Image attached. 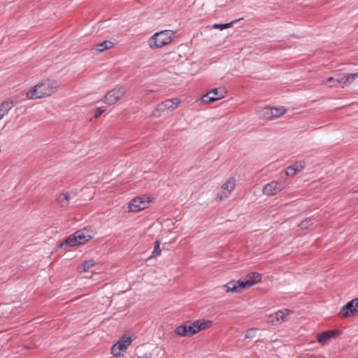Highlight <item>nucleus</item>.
Returning a JSON list of instances; mask_svg holds the SVG:
<instances>
[{"label":"nucleus","instance_id":"a211bd4d","mask_svg":"<svg viewBox=\"0 0 358 358\" xmlns=\"http://www.w3.org/2000/svg\"><path fill=\"white\" fill-rule=\"evenodd\" d=\"M338 334L337 331L331 330L322 332L317 335V341L322 345L327 344L331 338H334Z\"/></svg>","mask_w":358,"mask_h":358},{"label":"nucleus","instance_id":"473e14b6","mask_svg":"<svg viewBox=\"0 0 358 358\" xmlns=\"http://www.w3.org/2000/svg\"><path fill=\"white\" fill-rule=\"evenodd\" d=\"M357 202H358V198H357Z\"/></svg>","mask_w":358,"mask_h":358},{"label":"nucleus","instance_id":"5701e85b","mask_svg":"<svg viewBox=\"0 0 358 358\" xmlns=\"http://www.w3.org/2000/svg\"><path fill=\"white\" fill-rule=\"evenodd\" d=\"M338 74L334 77H329L325 80L322 81V85H326L329 87H338Z\"/></svg>","mask_w":358,"mask_h":358},{"label":"nucleus","instance_id":"2f4dec72","mask_svg":"<svg viewBox=\"0 0 358 358\" xmlns=\"http://www.w3.org/2000/svg\"><path fill=\"white\" fill-rule=\"evenodd\" d=\"M356 192H358V189L356 191Z\"/></svg>","mask_w":358,"mask_h":358},{"label":"nucleus","instance_id":"c85d7f7f","mask_svg":"<svg viewBox=\"0 0 358 358\" xmlns=\"http://www.w3.org/2000/svg\"><path fill=\"white\" fill-rule=\"evenodd\" d=\"M311 222V220L310 219H306L305 220H303L301 224H300V227L302 229H306V228H308V225L310 224Z\"/></svg>","mask_w":358,"mask_h":358},{"label":"nucleus","instance_id":"6ab92c4d","mask_svg":"<svg viewBox=\"0 0 358 358\" xmlns=\"http://www.w3.org/2000/svg\"><path fill=\"white\" fill-rule=\"evenodd\" d=\"M305 168V162L303 161L297 162L293 165L288 166L285 170V175L293 177L297 173L301 171Z\"/></svg>","mask_w":358,"mask_h":358},{"label":"nucleus","instance_id":"f03ea898","mask_svg":"<svg viewBox=\"0 0 358 358\" xmlns=\"http://www.w3.org/2000/svg\"><path fill=\"white\" fill-rule=\"evenodd\" d=\"M175 32L166 29L154 34L148 38V44L150 49L156 50L169 45L173 40Z\"/></svg>","mask_w":358,"mask_h":358},{"label":"nucleus","instance_id":"6e6552de","mask_svg":"<svg viewBox=\"0 0 358 358\" xmlns=\"http://www.w3.org/2000/svg\"><path fill=\"white\" fill-rule=\"evenodd\" d=\"M197 333L198 328L195 321L193 322L187 321L177 327L175 329V334L182 337H190Z\"/></svg>","mask_w":358,"mask_h":358},{"label":"nucleus","instance_id":"aec40b11","mask_svg":"<svg viewBox=\"0 0 358 358\" xmlns=\"http://www.w3.org/2000/svg\"><path fill=\"white\" fill-rule=\"evenodd\" d=\"M223 288L224 289L227 293H238L241 292L243 290V288L241 284L240 283L239 280L237 281L232 280L229 282L228 283L223 285Z\"/></svg>","mask_w":358,"mask_h":358},{"label":"nucleus","instance_id":"412c9836","mask_svg":"<svg viewBox=\"0 0 358 358\" xmlns=\"http://www.w3.org/2000/svg\"><path fill=\"white\" fill-rule=\"evenodd\" d=\"M95 265V262L94 259H90L85 260L83 263L78 266V271L79 273L86 272L91 268H92Z\"/></svg>","mask_w":358,"mask_h":358},{"label":"nucleus","instance_id":"423d86ee","mask_svg":"<svg viewBox=\"0 0 358 358\" xmlns=\"http://www.w3.org/2000/svg\"><path fill=\"white\" fill-rule=\"evenodd\" d=\"M236 185V179L234 177H229L220 187L216 195V200L221 201L230 196Z\"/></svg>","mask_w":358,"mask_h":358},{"label":"nucleus","instance_id":"4be33fe9","mask_svg":"<svg viewBox=\"0 0 358 358\" xmlns=\"http://www.w3.org/2000/svg\"><path fill=\"white\" fill-rule=\"evenodd\" d=\"M113 43L110 41H105L102 43H98L94 46V50L99 52L112 48Z\"/></svg>","mask_w":358,"mask_h":358},{"label":"nucleus","instance_id":"bb28decb","mask_svg":"<svg viewBox=\"0 0 358 358\" xmlns=\"http://www.w3.org/2000/svg\"><path fill=\"white\" fill-rule=\"evenodd\" d=\"M257 329V328H251L248 329L245 335V338H253L256 336Z\"/></svg>","mask_w":358,"mask_h":358},{"label":"nucleus","instance_id":"c756f323","mask_svg":"<svg viewBox=\"0 0 358 358\" xmlns=\"http://www.w3.org/2000/svg\"><path fill=\"white\" fill-rule=\"evenodd\" d=\"M105 111V109L103 108H98L96 110L94 117H99L103 112Z\"/></svg>","mask_w":358,"mask_h":358},{"label":"nucleus","instance_id":"9d476101","mask_svg":"<svg viewBox=\"0 0 358 358\" xmlns=\"http://www.w3.org/2000/svg\"><path fill=\"white\" fill-rule=\"evenodd\" d=\"M126 94L123 87H115L106 94L103 101L108 105H113L119 101Z\"/></svg>","mask_w":358,"mask_h":358},{"label":"nucleus","instance_id":"9b49d317","mask_svg":"<svg viewBox=\"0 0 358 358\" xmlns=\"http://www.w3.org/2000/svg\"><path fill=\"white\" fill-rule=\"evenodd\" d=\"M226 94L227 91L224 88H215L204 94L201 98V102L204 104H209L223 99Z\"/></svg>","mask_w":358,"mask_h":358},{"label":"nucleus","instance_id":"f8f14e48","mask_svg":"<svg viewBox=\"0 0 358 358\" xmlns=\"http://www.w3.org/2000/svg\"><path fill=\"white\" fill-rule=\"evenodd\" d=\"M131 336H123L111 348V353L115 357H119L127 350L128 347L132 343Z\"/></svg>","mask_w":358,"mask_h":358},{"label":"nucleus","instance_id":"7ed1b4c3","mask_svg":"<svg viewBox=\"0 0 358 358\" xmlns=\"http://www.w3.org/2000/svg\"><path fill=\"white\" fill-rule=\"evenodd\" d=\"M95 232L92 229L83 228L69 236L62 244V246L73 247L83 245L91 240Z\"/></svg>","mask_w":358,"mask_h":358},{"label":"nucleus","instance_id":"ddd939ff","mask_svg":"<svg viewBox=\"0 0 358 358\" xmlns=\"http://www.w3.org/2000/svg\"><path fill=\"white\" fill-rule=\"evenodd\" d=\"M358 313V299H354L343 306L339 315L341 317H348Z\"/></svg>","mask_w":358,"mask_h":358},{"label":"nucleus","instance_id":"a878e982","mask_svg":"<svg viewBox=\"0 0 358 358\" xmlns=\"http://www.w3.org/2000/svg\"><path fill=\"white\" fill-rule=\"evenodd\" d=\"M155 248L152 252V257H155L161 255L160 243L159 241H155Z\"/></svg>","mask_w":358,"mask_h":358},{"label":"nucleus","instance_id":"1a4fd4ad","mask_svg":"<svg viewBox=\"0 0 358 358\" xmlns=\"http://www.w3.org/2000/svg\"><path fill=\"white\" fill-rule=\"evenodd\" d=\"M151 199L150 196L142 195L133 199L129 204V210L131 212H138L147 208L149 206Z\"/></svg>","mask_w":358,"mask_h":358},{"label":"nucleus","instance_id":"4468645a","mask_svg":"<svg viewBox=\"0 0 358 358\" xmlns=\"http://www.w3.org/2000/svg\"><path fill=\"white\" fill-rule=\"evenodd\" d=\"M262 279L260 273L257 272H252L246 275L245 276L239 279L240 283L241 284L243 289L250 287L251 286L259 282Z\"/></svg>","mask_w":358,"mask_h":358},{"label":"nucleus","instance_id":"39448f33","mask_svg":"<svg viewBox=\"0 0 358 358\" xmlns=\"http://www.w3.org/2000/svg\"><path fill=\"white\" fill-rule=\"evenodd\" d=\"M181 102V100L178 98L166 99L155 107L152 112V116L159 117L166 111H173L179 106Z\"/></svg>","mask_w":358,"mask_h":358},{"label":"nucleus","instance_id":"b1692460","mask_svg":"<svg viewBox=\"0 0 358 358\" xmlns=\"http://www.w3.org/2000/svg\"><path fill=\"white\" fill-rule=\"evenodd\" d=\"M195 322L198 328V332L201 330L207 329L212 325V321L210 320H196Z\"/></svg>","mask_w":358,"mask_h":358},{"label":"nucleus","instance_id":"cd10ccee","mask_svg":"<svg viewBox=\"0 0 358 358\" xmlns=\"http://www.w3.org/2000/svg\"><path fill=\"white\" fill-rule=\"evenodd\" d=\"M234 22L226 23V24H215L213 27L214 29H220V30H223L224 29L229 28L232 26Z\"/></svg>","mask_w":358,"mask_h":358},{"label":"nucleus","instance_id":"393cba45","mask_svg":"<svg viewBox=\"0 0 358 358\" xmlns=\"http://www.w3.org/2000/svg\"><path fill=\"white\" fill-rule=\"evenodd\" d=\"M12 105L10 102H3L0 105V120L10 110Z\"/></svg>","mask_w":358,"mask_h":358},{"label":"nucleus","instance_id":"7c9ffc66","mask_svg":"<svg viewBox=\"0 0 358 358\" xmlns=\"http://www.w3.org/2000/svg\"><path fill=\"white\" fill-rule=\"evenodd\" d=\"M136 358H151L150 354H145L143 356H137Z\"/></svg>","mask_w":358,"mask_h":358},{"label":"nucleus","instance_id":"f3484780","mask_svg":"<svg viewBox=\"0 0 358 358\" xmlns=\"http://www.w3.org/2000/svg\"><path fill=\"white\" fill-rule=\"evenodd\" d=\"M75 199V194L72 192H63L58 195L57 201L62 208H67L71 201Z\"/></svg>","mask_w":358,"mask_h":358},{"label":"nucleus","instance_id":"f257e3e1","mask_svg":"<svg viewBox=\"0 0 358 358\" xmlns=\"http://www.w3.org/2000/svg\"><path fill=\"white\" fill-rule=\"evenodd\" d=\"M59 87V83L56 80L44 78L31 87L25 95L30 100L45 99L55 94Z\"/></svg>","mask_w":358,"mask_h":358},{"label":"nucleus","instance_id":"dca6fc26","mask_svg":"<svg viewBox=\"0 0 358 358\" xmlns=\"http://www.w3.org/2000/svg\"><path fill=\"white\" fill-rule=\"evenodd\" d=\"M358 78V73H340L338 74V86L345 87L350 85Z\"/></svg>","mask_w":358,"mask_h":358},{"label":"nucleus","instance_id":"0eeeda50","mask_svg":"<svg viewBox=\"0 0 358 358\" xmlns=\"http://www.w3.org/2000/svg\"><path fill=\"white\" fill-rule=\"evenodd\" d=\"M287 187L284 181L272 180L266 183L262 188V193L266 196H274Z\"/></svg>","mask_w":358,"mask_h":358},{"label":"nucleus","instance_id":"20e7f679","mask_svg":"<svg viewBox=\"0 0 358 358\" xmlns=\"http://www.w3.org/2000/svg\"><path fill=\"white\" fill-rule=\"evenodd\" d=\"M256 111L260 118L273 120L285 115L287 112V109L282 106L273 107L264 106L257 108Z\"/></svg>","mask_w":358,"mask_h":358},{"label":"nucleus","instance_id":"2eb2a0df","mask_svg":"<svg viewBox=\"0 0 358 358\" xmlns=\"http://www.w3.org/2000/svg\"><path fill=\"white\" fill-rule=\"evenodd\" d=\"M292 312L288 309H282L269 315L270 322L273 325L281 324L287 320L289 316Z\"/></svg>","mask_w":358,"mask_h":358}]
</instances>
